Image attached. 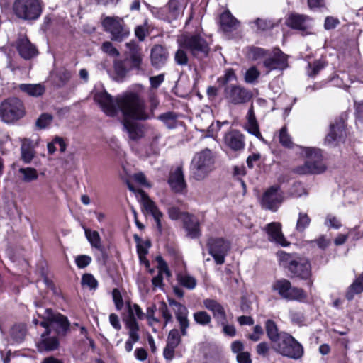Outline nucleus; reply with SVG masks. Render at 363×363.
<instances>
[{
    "mask_svg": "<svg viewBox=\"0 0 363 363\" xmlns=\"http://www.w3.org/2000/svg\"><path fill=\"white\" fill-rule=\"evenodd\" d=\"M94 100L108 116H115L121 110L125 117L136 120L147 118L145 101L135 93L130 92L114 99L107 91H99L94 93Z\"/></svg>",
    "mask_w": 363,
    "mask_h": 363,
    "instance_id": "nucleus-1",
    "label": "nucleus"
},
{
    "mask_svg": "<svg viewBox=\"0 0 363 363\" xmlns=\"http://www.w3.org/2000/svg\"><path fill=\"white\" fill-rule=\"evenodd\" d=\"M37 313L44 320L40 325L45 328L46 335L53 331L57 336L64 337L69 330L70 323L66 316L54 312L50 308L45 309L43 311L39 310Z\"/></svg>",
    "mask_w": 363,
    "mask_h": 363,
    "instance_id": "nucleus-2",
    "label": "nucleus"
},
{
    "mask_svg": "<svg viewBox=\"0 0 363 363\" xmlns=\"http://www.w3.org/2000/svg\"><path fill=\"white\" fill-rule=\"evenodd\" d=\"M306 157L304 164L297 166L294 172L298 174H318L323 173L326 167L323 163L322 151L315 147H304L301 152Z\"/></svg>",
    "mask_w": 363,
    "mask_h": 363,
    "instance_id": "nucleus-3",
    "label": "nucleus"
},
{
    "mask_svg": "<svg viewBox=\"0 0 363 363\" xmlns=\"http://www.w3.org/2000/svg\"><path fill=\"white\" fill-rule=\"evenodd\" d=\"M180 47L188 50L191 55L203 60L208 57L210 46L207 41L199 34H184L178 39Z\"/></svg>",
    "mask_w": 363,
    "mask_h": 363,
    "instance_id": "nucleus-4",
    "label": "nucleus"
},
{
    "mask_svg": "<svg viewBox=\"0 0 363 363\" xmlns=\"http://www.w3.org/2000/svg\"><path fill=\"white\" fill-rule=\"evenodd\" d=\"M214 168V157L211 150L205 149L197 153L191 162V171L196 180L204 179Z\"/></svg>",
    "mask_w": 363,
    "mask_h": 363,
    "instance_id": "nucleus-5",
    "label": "nucleus"
},
{
    "mask_svg": "<svg viewBox=\"0 0 363 363\" xmlns=\"http://www.w3.org/2000/svg\"><path fill=\"white\" fill-rule=\"evenodd\" d=\"M274 350L282 356L298 359L303 356L302 345L291 335L283 333L279 340L272 345Z\"/></svg>",
    "mask_w": 363,
    "mask_h": 363,
    "instance_id": "nucleus-6",
    "label": "nucleus"
},
{
    "mask_svg": "<svg viewBox=\"0 0 363 363\" xmlns=\"http://www.w3.org/2000/svg\"><path fill=\"white\" fill-rule=\"evenodd\" d=\"M13 12L19 19L35 21L42 13L40 0H16L13 4Z\"/></svg>",
    "mask_w": 363,
    "mask_h": 363,
    "instance_id": "nucleus-7",
    "label": "nucleus"
},
{
    "mask_svg": "<svg viewBox=\"0 0 363 363\" xmlns=\"http://www.w3.org/2000/svg\"><path fill=\"white\" fill-rule=\"evenodd\" d=\"M25 115L22 101L17 98H9L0 105V118L6 123H14Z\"/></svg>",
    "mask_w": 363,
    "mask_h": 363,
    "instance_id": "nucleus-8",
    "label": "nucleus"
},
{
    "mask_svg": "<svg viewBox=\"0 0 363 363\" xmlns=\"http://www.w3.org/2000/svg\"><path fill=\"white\" fill-rule=\"evenodd\" d=\"M102 26L106 32L111 35V40L122 42L130 35V30L123 18L118 16H106L102 21Z\"/></svg>",
    "mask_w": 363,
    "mask_h": 363,
    "instance_id": "nucleus-9",
    "label": "nucleus"
},
{
    "mask_svg": "<svg viewBox=\"0 0 363 363\" xmlns=\"http://www.w3.org/2000/svg\"><path fill=\"white\" fill-rule=\"evenodd\" d=\"M272 289L277 291L281 298L289 301H301L306 298L302 289L293 287L286 279L276 281L272 285Z\"/></svg>",
    "mask_w": 363,
    "mask_h": 363,
    "instance_id": "nucleus-10",
    "label": "nucleus"
},
{
    "mask_svg": "<svg viewBox=\"0 0 363 363\" xmlns=\"http://www.w3.org/2000/svg\"><path fill=\"white\" fill-rule=\"evenodd\" d=\"M224 94L227 101L233 105L245 104L252 96V92L250 90L237 84L227 85L225 87Z\"/></svg>",
    "mask_w": 363,
    "mask_h": 363,
    "instance_id": "nucleus-11",
    "label": "nucleus"
},
{
    "mask_svg": "<svg viewBox=\"0 0 363 363\" xmlns=\"http://www.w3.org/2000/svg\"><path fill=\"white\" fill-rule=\"evenodd\" d=\"M209 254L213 257L217 264L225 262V257L230 250V243L223 238H211L208 240Z\"/></svg>",
    "mask_w": 363,
    "mask_h": 363,
    "instance_id": "nucleus-12",
    "label": "nucleus"
},
{
    "mask_svg": "<svg viewBox=\"0 0 363 363\" xmlns=\"http://www.w3.org/2000/svg\"><path fill=\"white\" fill-rule=\"evenodd\" d=\"M287 58L288 56L281 50L275 48L272 52H269L263 65L267 69V72L274 69L283 70L288 67Z\"/></svg>",
    "mask_w": 363,
    "mask_h": 363,
    "instance_id": "nucleus-13",
    "label": "nucleus"
},
{
    "mask_svg": "<svg viewBox=\"0 0 363 363\" xmlns=\"http://www.w3.org/2000/svg\"><path fill=\"white\" fill-rule=\"evenodd\" d=\"M289 271L294 277L301 279L308 280V284L312 286L313 281L310 279L311 277V263L306 259L291 260L287 266Z\"/></svg>",
    "mask_w": 363,
    "mask_h": 363,
    "instance_id": "nucleus-14",
    "label": "nucleus"
},
{
    "mask_svg": "<svg viewBox=\"0 0 363 363\" xmlns=\"http://www.w3.org/2000/svg\"><path fill=\"white\" fill-rule=\"evenodd\" d=\"M283 201L278 186H271L263 194L261 205L263 208L276 211Z\"/></svg>",
    "mask_w": 363,
    "mask_h": 363,
    "instance_id": "nucleus-15",
    "label": "nucleus"
},
{
    "mask_svg": "<svg viewBox=\"0 0 363 363\" xmlns=\"http://www.w3.org/2000/svg\"><path fill=\"white\" fill-rule=\"evenodd\" d=\"M16 48L19 55L24 60H30L38 54L36 47L24 35H18L16 41Z\"/></svg>",
    "mask_w": 363,
    "mask_h": 363,
    "instance_id": "nucleus-16",
    "label": "nucleus"
},
{
    "mask_svg": "<svg viewBox=\"0 0 363 363\" xmlns=\"http://www.w3.org/2000/svg\"><path fill=\"white\" fill-rule=\"evenodd\" d=\"M128 50L125 52L127 62L132 66L133 69L140 70L143 61V54L141 48L134 40H131L125 44Z\"/></svg>",
    "mask_w": 363,
    "mask_h": 363,
    "instance_id": "nucleus-17",
    "label": "nucleus"
},
{
    "mask_svg": "<svg viewBox=\"0 0 363 363\" xmlns=\"http://www.w3.org/2000/svg\"><path fill=\"white\" fill-rule=\"evenodd\" d=\"M203 306L210 311L218 325L228 322L227 314L224 307L215 299L206 298L203 301Z\"/></svg>",
    "mask_w": 363,
    "mask_h": 363,
    "instance_id": "nucleus-18",
    "label": "nucleus"
},
{
    "mask_svg": "<svg viewBox=\"0 0 363 363\" xmlns=\"http://www.w3.org/2000/svg\"><path fill=\"white\" fill-rule=\"evenodd\" d=\"M130 312L131 313L130 318H128L126 321V328L128 329V335L129 337L127 340L125 345V349L128 352H130L132 351L133 347V344L138 342L140 340V335L138 334L139 331V325L136 320V318H135L133 316L132 310H130Z\"/></svg>",
    "mask_w": 363,
    "mask_h": 363,
    "instance_id": "nucleus-19",
    "label": "nucleus"
},
{
    "mask_svg": "<svg viewBox=\"0 0 363 363\" xmlns=\"http://www.w3.org/2000/svg\"><path fill=\"white\" fill-rule=\"evenodd\" d=\"M345 134V124L342 119H337L334 123L330 125V132L326 135L325 143L328 145H333L344 138Z\"/></svg>",
    "mask_w": 363,
    "mask_h": 363,
    "instance_id": "nucleus-20",
    "label": "nucleus"
},
{
    "mask_svg": "<svg viewBox=\"0 0 363 363\" xmlns=\"http://www.w3.org/2000/svg\"><path fill=\"white\" fill-rule=\"evenodd\" d=\"M225 144L234 151L243 150L245 145V136L237 130H231L224 137Z\"/></svg>",
    "mask_w": 363,
    "mask_h": 363,
    "instance_id": "nucleus-21",
    "label": "nucleus"
},
{
    "mask_svg": "<svg viewBox=\"0 0 363 363\" xmlns=\"http://www.w3.org/2000/svg\"><path fill=\"white\" fill-rule=\"evenodd\" d=\"M140 194L142 196L143 206L144 209L150 213L156 223L157 229L161 231L162 230V224H161V218L162 217V213L160 211L155 202L152 201L149 196L143 191L140 190Z\"/></svg>",
    "mask_w": 363,
    "mask_h": 363,
    "instance_id": "nucleus-22",
    "label": "nucleus"
},
{
    "mask_svg": "<svg viewBox=\"0 0 363 363\" xmlns=\"http://www.w3.org/2000/svg\"><path fill=\"white\" fill-rule=\"evenodd\" d=\"M264 230L268 235L269 240L274 242L282 246L288 245L289 243L286 241L281 232V225L280 223H270L264 227Z\"/></svg>",
    "mask_w": 363,
    "mask_h": 363,
    "instance_id": "nucleus-23",
    "label": "nucleus"
},
{
    "mask_svg": "<svg viewBox=\"0 0 363 363\" xmlns=\"http://www.w3.org/2000/svg\"><path fill=\"white\" fill-rule=\"evenodd\" d=\"M168 183L175 192H182L186 189V184L182 166H178L174 170L171 171Z\"/></svg>",
    "mask_w": 363,
    "mask_h": 363,
    "instance_id": "nucleus-24",
    "label": "nucleus"
},
{
    "mask_svg": "<svg viewBox=\"0 0 363 363\" xmlns=\"http://www.w3.org/2000/svg\"><path fill=\"white\" fill-rule=\"evenodd\" d=\"M184 227L187 232V235L191 238H199L201 235L199 222L198 218L189 213L182 215Z\"/></svg>",
    "mask_w": 363,
    "mask_h": 363,
    "instance_id": "nucleus-25",
    "label": "nucleus"
},
{
    "mask_svg": "<svg viewBox=\"0 0 363 363\" xmlns=\"http://www.w3.org/2000/svg\"><path fill=\"white\" fill-rule=\"evenodd\" d=\"M167 49L161 45H155L151 49L150 59L152 65L156 68L164 66L168 59Z\"/></svg>",
    "mask_w": 363,
    "mask_h": 363,
    "instance_id": "nucleus-26",
    "label": "nucleus"
},
{
    "mask_svg": "<svg viewBox=\"0 0 363 363\" xmlns=\"http://www.w3.org/2000/svg\"><path fill=\"white\" fill-rule=\"evenodd\" d=\"M311 18L306 15L291 13L286 20V24L292 29L305 31L308 28V22Z\"/></svg>",
    "mask_w": 363,
    "mask_h": 363,
    "instance_id": "nucleus-27",
    "label": "nucleus"
},
{
    "mask_svg": "<svg viewBox=\"0 0 363 363\" xmlns=\"http://www.w3.org/2000/svg\"><path fill=\"white\" fill-rule=\"evenodd\" d=\"M247 123L245 125V129L247 130V132L253 135H255L257 138L260 140L262 142L265 143V140L263 138V137L261 135V133L259 131V127L258 122L257 121L253 105L251 104L247 114Z\"/></svg>",
    "mask_w": 363,
    "mask_h": 363,
    "instance_id": "nucleus-28",
    "label": "nucleus"
},
{
    "mask_svg": "<svg viewBox=\"0 0 363 363\" xmlns=\"http://www.w3.org/2000/svg\"><path fill=\"white\" fill-rule=\"evenodd\" d=\"M123 119V127L128 132L130 139L133 140H137L143 136V131L141 125L136 123L130 121L128 118H133L131 117H125Z\"/></svg>",
    "mask_w": 363,
    "mask_h": 363,
    "instance_id": "nucleus-29",
    "label": "nucleus"
},
{
    "mask_svg": "<svg viewBox=\"0 0 363 363\" xmlns=\"http://www.w3.org/2000/svg\"><path fill=\"white\" fill-rule=\"evenodd\" d=\"M220 23L222 30L225 32H231L238 28L240 22L230 13L225 11L220 16Z\"/></svg>",
    "mask_w": 363,
    "mask_h": 363,
    "instance_id": "nucleus-30",
    "label": "nucleus"
},
{
    "mask_svg": "<svg viewBox=\"0 0 363 363\" xmlns=\"http://www.w3.org/2000/svg\"><path fill=\"white\" fill-rule=\"evenodd\" d=\"M363 292V272L356 277L354 281L348 287L345 297L348 301H352L355 295Z\"/></svg>",
    "mask_w": 363,
    "mask_h": 363,
    "instance_id": "nucleus-31",
    "label": "nucleus"
},
{
    "mask_svg": "<svg viewBox=\"0 0 363 363\" xmlns=\"http://www.w3.org/2000/svg\"><path fill=\"white\" fill-rule=\"evenodd\" d=\"M19 89L29 96L38 97L42 96L45 91V86L41 84H21Z\"/></svg>",
    "mask_w": 363,
    "mask_h": 363,
    "instance_id": "nucleus-32",
    "label": "nucleus"
},
{
    "mask_svg": "<svg viewBox=\"0 0 363 363\" xmlns=\"http://www.w3.org/2000/svg\"><path fill=\"white\" fill-rule=\"evenodd\" d=\"M46 331L45 333H43L42 340L38 345V347L40 350H46V351H52L58 347L59 341L56 335L47 337Z\"/></svg>",
    "mask_w": 363,
    "mask_h": 363,
    "instance_id": "nucleus-33",
    "label": "nucleus"
},
{
    "mask_svg": "<svg viewBox=\"0 0 363 363\" xmlns=\"http://www.w3.org/2000/svg\"><path fill=\"white\" fill-rule=\"evenodd\" d=\"M189 311L186 309L184 311L176 313L175 317L179 323V331L182 336H186L188 335V328H189L190 323L188 319Z\"/></svg>",
    "mask_w": 363,
    "mask_h": 363,
    "instance_id": "nucleus-34",
    "label": "nucleus"
},
{
    "mask_svg": "<svg viewBox=\"0 0 363 363\" xmlns=\"http://www.w3.org/2000/svg\"><path fill=\"white\" fill-rule=\"evenodd\" d=\"M265 329L269 339L274 345L281 337L282 333H279L278 327L275 322L272 320H267L265 322Z\"/></svg>",
    "mask_w": 363,
    "mask_h": 363,
    "instance_id": "nucleus-35",
    "label": "nucleus"
},
{
    "mask_svg": "<svg viewBox=\"0 0 363 363\" xmlns=\"http://www.w3.org/2000/svg\"><path fill=\"white\" fill-rule=\"evenodd\" d=\"M113 65L116 74L121 79L124 78L130 70L133 69L127 60H115Z\"/></svg>",
    "mask_w": 363,
    "mask_h": 363,
    "instance_id": "nucleus-36",
    "label": "nucleus"
},
{
    "mask_svg": "<svg viewBox=\"0 0 363 363\" xmlns=\"http://www.w3.org/2000/svg\"><path fill=\"white\" fill-rule=\"evenodd\" d=\"M21 159L23 161L29 164L35 155V152L33 150L30 143L28 140L25 139L21 147Z\"/></svg>",
    "mask_w": 363,
    "mask_h": 363,
    "instance_id": "nucleus-37",
    "label": "nucleus"
},
{
    "mask_svg": "<svg viewBox=\"0 0 363 363\" xmlns=\"http://www.w3.org/2000/svg\"><path fill=\"white\" fill-rule=\"evenodd\" d=\"M177 279L180 285L189 290L194 289L197 284L196 279L188 274H178Z\"/></svg>",
    "mask_w": 363,
    "mask_h": 363,
    "instance_id": "nucleus-38",
    "label": "nucleus"
},
{
    "mask_svg": "<svg viewBox=\"0 0 363 363\" xmlns=\"http://www.w3.org/2000/svg\"><path fill=\"white\" fill-rule=\"evenodd\" d=\"M158 119L163 122L168 128H174L177 126V114L168 111L158 116Z\"/></svg>",
    "mask_w": 363,
    "mask_h": 363,
    "instance_id": "nucleus-39",
    "label": "nucleus"
},
{
    "mask_svg": "<svg viewBox=\"0 0 363 363\" xmlns=\"http://www.w3.org/2000/svg\"><path fill=\"white\" fill-rule=\"evenodd\" d=\"M311 218L306 213L300 212L296 225V230L303 233L310 225Z\"/></svg>",
    "mask_w": 363,
    "mask_h": 363,
    "instance_id": "nucleus-40",
    "label": "nucleus"
},
{
    "mask_svg": "<svg viewBox=\"0 0 363 363\" xmlns=\"http://www.w3.org/2000/svg\"><path fill=\"white\" fill-rule=\"evenodd\" d=\"M19 173H21L23 176L22 180L24 182H31L38 179V175L37 171L34 168L31 167H26V168H20L18 170Z\"/></svg>",
    "mask_w": 363,
    "mask_h": 363,
    "instance_id": "nucleus-41",
    "label": "nucleus"
},
{
    "mask_svg": "<svg viewBox=\"0 0 363 363\" xmlns=\"http://www.w3.org/2000/svg\"><path fill=\"white\" fill-rule=\"evenodd\" d=\"M194 321L201 325H208L211 323V315L205 311H199L193 315Z\"/></svg>",
    "mask_w": 363,
    "mask_h": 363,
    "instance_id": "nucleus-42",
    "label": "nucleus"
},
{
    "mask_svg": "<svg viewBox=\"0 0 363 363\" xmlns=\"http://www.w3.org/2000/svg\"><path fill=\"white\" fill-rule=\"evenodd\" d=\"M311 246L316 245L319 249L325 250L331 244V240L325 235H321L315 240L308 242Z\"/></svg>",
    "mask_w": 363,
    "mask_h": 363,
    "instance_id": "nucleus-43",
    "label": "nucleus"
},
{
    "mask_svg": "<svg viewBox=\"0 0 363 363\" xmlns=\"http://www.w3.org/2000/svg\"><path fill=\"white\" fill-rule=\"evenodd\" d=\"M85 233L91 246L99 250H102V245L101 244V238L99 233L97 231L86 230Z\"/></svg>",
    "mask_w": 363,
    "mask_h": 363,
    "instance_id": "nucleus-44",
    "label": "nucleus"
},
{
    "mask_svg": "<svg viewBox=\"0 0 363 363\" xmlns=\"http://www.w3.org/2000/svg\"><path fill=\"white\" fill-rule=\"evenodd\" d=\"M259 31H266L274 26V23L267 18H257L253 22Z\"/></svg>",
    "mask_w": 363,
    "mask_h": 363,
    "instance_id": "nucleus-45",
    "label": "nucleus"
},
{
    "mask_svg": "<svg viewBox=\"0 0 363 363\" xmlns=\"http://www.w3.org/2000/svg\"><path fill=\"white\" fill-rule=\"evenodd\" d=\"M269 50H266L262 48L252 47L249 49L248 57L252 60H257L262 57H267Z\"/></svg>",
    "mask_w": 363,
    "mask_h": 363,
    "instance_id": "nucleus-46",
    "label": "nucleus"
},
{
    "mask_svg": "<svg viewBox=\"0 0 363 363\" xmlns=\"http://www.w3.org/2000/svg\"><path fill=\"white\" fill-rule=\"evenodd\" d=\"M53 120V117L50 113H43L35 121V126L38 129L42 130L48 127Z\"/></svg>",
    "mask_w": 363,
    "mask_h": 363,
    "instance_id": "nucleus-47",
    "label": "nucleus"
},
{
    "mask_svg": "<svg viewBox=\"0 0 363 363\" xmlns=\"http://www.w3.org/2000/svg\"><path fill=\"white\" fill-rule=\"evenodd\" d=\"M182 335L178 329H172L167 335V343L177 347L182 342Z\"/></svg>",
    "mask_w": 363,
    "mask_h": 363,
    "instance_id": "nucleus-48",
    "label": "nucleus"
},
{
    "mask_svg": "<svg viewBox=\"0 0 363 363\" xmlns=\"http://www.w3.org/2000/svg\"><path fill=\"white\" fill-rule=\"evenodd\" d=\"M149 33V25L147 21L135 28V35L140 42L143 41Z\"/></svg>",
    "mask_w": 363,
    "mask_h": 363,
    "instance_id": "nucleus-49",
    "label": "nucleus"
},
{
    "mask_svg": "<svg viewBox=\"0 0 363 363\" xmlns=\"http://www.w3.org/2000/svg\"><path fill=\"white\" fill-rule=\"evenodd\" d=\"M169 16L172 19H177L181 13L180 4L179 0H169Z\"/></svg>",
    "mask_w": 363,
    "mask_h": 363,
    "instance_id": "nucleus-50",
    "label": "nucleus"
},
{
    "mask_svg": "<svg viewBox=\"0 0 363 363\" xmlns=\"http://www.w3.org/2000/svg\"><path fill=\"white\" fill-rule=\"evenodd\" d=\"M182 48L178 49L174 55V60L179 65H186L188 64L189 58L186 52Z\"/></svg>",
    "mask_w": 363,
    "mask_h": 363,
    "instance_id": "nucleus-51",
    "label": "nucleus"
},
{
    "mask_svg": "<svg viewBox=\"0 0 363 363\" xmlns=\"http://www.w3.org/2000/svg\"><path fill=\"white\" fill-rule=\"evenodd\" d=\"M101 50L111 57H118L120 55L119 51L113 46L110 41H105L101 45Z\"/></svg>",
    "mask_w": 363,
    "mask_h": 363,
    "instance_id": "nucleus-52",
    "label": "nucleus"
},
{
    "mask_svg": "<svg viewBox=\"0 0 363 363\" xmlns=\"http://www.w3.org/2000/svg\"><path fill=\"white\" fill-rule=\"evenodd\" d=\"M82 284L89 286L90 289H96L98 286V281L92 274H85L82 276Z\"/></svg>",
    "mask_w": 363,
    "mask_h": 363,
    "instance_id": "nucleus-53",
    "label": "nucleus"
},
{
    "mask_svg": "<svg viewBox=\"0 0 363 363\" xmlns=\"http://www.w3.org/2000/svg\"><path fill=\"white\" fill-rule=\"evenodd\" d=\"M279 142L283 146L286 147H290L292 145L291 137L288 134L286 127L285 126L280 130Z\"/></svg>",
    "mask_w": 363,
    "mask_h": 363,
    "instance_id": "nucleus-54",
    "label": "nucleus"
},
{
    "mask_svg": "<svg viewBox=\"0 0 363 363\" xmlns=\"http://www.w3.org/2000/svg\"><path fill=\"white\" fill-rule=\"evenodd\" d=\"M259 72L255 67H250L245 73V80L247 83H253L259 76Z\"/></svg>",
    "mask_w": 363,
    "mask_h": 363,
    "instance_id": "nucleus-55",
    "label": "nucleus"
},
{
    "mask_svg": "<svg viewBox=\"0 0 363 363\" xmlns=\"http://www.w3.org/2000/svg\"><path fill=\"white\" fill-rule=\"evenodd\" d=\"M325 225L334 229H339L342 225L340 220L336 216L331 214H328L326 216Z\"/></svg>",
    "mask_w": 363,
    "mask_h": 363,
    "instance_id": "nucleus-56",
    "label": "nucleus"
},
{
    "mask_svg": "<svg viewBox=\"0 0 363 363\" xmlns=\"http://www.w3.org/2000/svg\"><path fill=\"white\" fill-rule=\"evenodd\" d=\"M325 66V63L321 60H317L313 65L308 64V67L312 69L308 72L310 77H315Z\"/></svg>",
    "mask_w": 363,
    "mask_h": 363,
    "instance_id": "nucleus-57",
    "label": "nucleus"
},
{
    "mask_svg": "<svg viewBox=\"0 0 363 363\" xmlns=\"http://www.w3.org/2000/svg\"><path fill=\"white\" fill-rule=\"evenodd\" d=\"M12 337L18 342H21L26 335V330L23 326H15L12 329Z\"/></svg>",
    "mask_w": 363,
    "mask_h": 363,
    "instance_id": "nucleus-58",
    "label": "nucleus"
},
{
    "mask_svg": "<svg viewBox=\"0 0 363 363\" xmlns=\"http://www.w3.org/2000/svg\"><path fill=\"white\" fill-rule=\"evenodd\" d=\"M76 264L79 268L87 267L91 262V258L88 255H79L75 259Z\"/></svg>",
    "mask_w": 363,
    "mask_h": 363,
    "instance_id": "nucleus-59",
    "label": "nucleus"
},
{
    "mask_svg": "<svg viewBox=\"0 0 363 363\" xmlns=\"http://www.w3.org/2000/svg\"><path fill=\"white\" fill-rule=\"evenodd\" d=\"M113 299L116 307L118 310H121L123 306V298L118 289H114L112 291Z\"/></svg>",
    "mask_w": 363,
    "mask_h": 363,
    "instance_id": "nucleus-60",
    "label": "nucleus"
},
{
    "mask_svg": "<svg viewBox=\"0 0 363 363\" xmlns=\"http://www.w3.org/2000/svg\"><path fill=\"white\" fill-rule=\"evenodd\" d=\"M176 347V346L170 345L167 343L166 344V346L163 350V356L167 360L169 361L174 359Z\"/></svg>",
    "mask_w": 363,
    "mask_h": 363,
    "instance_id": "nucleus-61",
    "label": "nucleus"
},
{
    "mask_svg": "<svg viewBox=\"0 0 363 363\" xmlns=\"http://www.w3.org/2000/svg\"><path fill=\"white\" fill-rule=\"evenodd\" d=\"M264 331L261 325H257L254 327L253 333L248 335V338L254 342L260 340L261 335H263Z\"/></svg>",
    "mask_w": 363,
    "mask_h": 363,
    "instance_id": "nucleus-62",
    "label": "nucleus"
},
{
    "mask_svg": "<svg viewBox=\"0 0 363 363\" xmlns=\"http://www.w3.org/2000/svg\"><path fill=\"white\" fill-rule=\"evenodd\" d=\"M72 74L67 69H62L57 73V77L61 82V85L63 86L69 82L71 79Z\"/></svg>",
    "mask_w": 363,
    "mask_h": 363,
    "instance_id": "nucleus-63",
    "label": "nucleus"
},
{
    "mask_svg": "<svg viewBox=\"0 0 363 363\" xmlns=\"http://www.w3.org/2000/svg\"><path fill=\"white\" fill-rule=\"evenodd\" d=\"M156 311V306L152 305L147 308L146 311V318L149 321V324L152 325V322L158 323L159 320L154 316L155 312Z\"/></svg>",
    "mask_w": 363,
    "mask_h": 363,
    "instance_id": "nucleus-64",
    "label": "nucleus"
}]
</instances>
